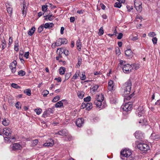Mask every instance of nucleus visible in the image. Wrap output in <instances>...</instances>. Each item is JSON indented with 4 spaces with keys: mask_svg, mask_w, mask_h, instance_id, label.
Segmentation results:
<instances>
[{
    "mask_svg": "<svg viewBox=\"0 0 160 160\" xmlns=\"http://www.w3.org/2000/svg\"><path fill=\"white\" fill-rule=\"evenodd\" d=\"M104 95L102 93H100L96 96L94 103L96 105L97 108H100L101 109L105 107V104L104 102L102 103V102L104 100Z\"/></svg>",
    "mask_w": 160,
    "mask_h": 160,
    "instance_id": "obj_1",
    "label": "nucleus"
},
{
    "mask_svg": "<svg viewBox=\"0 0 160 160\" xmlns=\"http://www.w3.org/2000/svg\"><path fill=\"white\" fill-rule=\"evenodd\" d=\"M132 86L131 81L129 79L124 83L122 87V92L123 93L122 95L124 97H126L130 93Z\"/></svg>",
    "mask_w": 160,
    "mask_h": 160,
    "instance_id": "obj_2",
    "label": "nucleus"
},
{
    "mask_svg": "<svg viewBox=\"0 0 160 160\" xmlns=\"http://www.w3.org/2000/svg\"><path fill=\"white\" fill-rule=\"evenodd\" d=\"M137 147L140 150L146 151L150 149L149 146L147 144L143 143H140L137 145Z\"/></svg>",
    "mask_w": 160,
    "mask_h": 160,
    "instance_id": "obj_3",
    "label": "nucleus"
},
{
    "mask_svg": "<svg viewBox=\"0 0 160 160\" xmlns=\"http://www.w3.org/2000/svg\"><path fill=\"white\" fill-rule=\"evenodd\" d=\"M120 153L121 158L123 159L122 157H128L131 155L132 152L129 149H126L122 150Z\"/></svg>",
    "mask_w": 160,
    "mask_h": 160,
    "instance_id": "obj_4",
    "label": "nucleus"
},
{
    "mask_svg": "<svg viewBox=\"0 0 160 160\" xmlns=\"http://www.w3.org/2000/svg\"><path fill=\"white\" fill-rule=\"evenodd\" d=\"M132 103L131 102H128V103L124 104L122 106V109L126 112H129L130 111L132 108Z\"/></svg>",
    "mask_w": 160,
    "mask_h": 160,
    "instance_id": "obj_5",
    "label": "nucleus"
},
{
    "mask_svg": "<svg viewBox=\"0 0 160 160\" xmlns=\"http://www.w3.org/2000/svg\"><path fill=\"white\" fill-rule=\"evenodd\" d=\"M134 7L137 11L141 12L142 10V2L139 0H135Z\"/></svg>",
    "mask_w": 160,
    "mask_h": 160,
    "instance_id": "obj_6",
    "label": "nucleus"
},
{
    "mask_svg": "<svg viewBox=\"0 0 160 160\" xmlns=\"http://www.w3.org/2000/svg\"><path fill=\"white\" fill-rule=\"evenodd\" d=\"M133 68L130 64H127L124 65L122 66V70L124 73H129L131 72Z\"/></svg>",
    "mask_w": 160,
    "mask_h": 160,
    "instance_id": "obj_7",
    "label": "nucleus"
},
{
    "mask_svg": "<svg viewBox=\"0 0 160 160\" xmlns=\"http://www.w3.org/2000/svg\"><path fill=\"white\" fill-rule=\"evenodd\" d=\"M108 90L109 91H113L115 89V84L112 80H110L108 83Z\"/></svg>",
    "mask_w": 160,
    "mask_h": 160,
    "instance_id": "obj_8",
    "label": "nucleus"
},
{
    "mask_svg": "<svg viewBox=\"0 0 160 160\" xmlns=\"http://www.w3.org/2000/svg\"><path fill=\"white\" fill-rule=\"evenodd\" d=\"M68 41L65 38H59L56 41L57 46H60L62 44H67Z\"/></svg>",
    "mask_w": 160,
    "mask_h": 160,
    "instance_id": "obj_9",
    "label": "nucleus"
},
{
    "mask_svg": "<svg viewBox=\"0 0 160 160\" xmlns=\"http://www.w3.org/2000/svg\"><path fill=\"white\" fill-rule=\"evenodd\" d=\"M12 149L14 151L21 150L22 148V146L19 143H16L13 144L12 147Z\"/></svg>",
    "mask_w": 160,
    "mask_h": 160,
    "instance_id": "obj_10",
    "label": "nucleus"
},
{
    "mask_svg": "<svg viewBox=\"0 0 160 160\" xmlns=\"http://www.w3.org/2000/svg\"><path fill=\"white\" fill-rule=\"evenodd\" d=\"M144 113V109L142 106H139L137 109L136 114L139 117L142 116Z\"/></svg>",
    "mask_w": 160,
    "mask_h": 160,
    "instance_id": "obj_11",
    "label": "nucleus"
},
{
    "mask_svg": "<svg viewBox=\"0 0 160 160\" xmlns=\"http://www.w3.org/2000/svg\"><path fill=\"white\" fill-rule=\"evenodd\" d=\"M17 64V62L16 61L14 60L11 63L10 65V68L12 70V72L14 73L16 71V67Z\"/></svg>",
    "mask_w": 160,
    "mask_h": 160,
    "instance_id": "obj_12",
    "label": "nucleus"
},
{
    "mask_svg": "<svg viewBox=\"0 0 160 160\" xmlns=\"http://www.w3.org/2000/svg\"><path fill=\"white\" fill-rule=\"evenodd\" d=\"M54 141L50 138L48 140L47 142L43 144V146L45 147H52L54 145Z\"/></svg>",
    "mask_w": 160,
    "mask_h": 160,
    "instance_id": "obj_13",
    "label": "nucleus"
},
{
    "mask_svg": "<svg viewBox=\"0 0 160 160\" xmlns=\"http://www.w3.org/2000/svg\"><path fill=\"white\" fill-rule=\"evenodd\" d=\"M84 123V119L83 118H78L76 120V124L77 126L81 127Z\"/></svg>",
    "mask_w": 160,
    "mask_h": 160,
    "instance_id": "obj_14",
    "label": "nucleus"
},
{
    "mask_svg": "<svg viewBox=\"0 0 160 160\" xmlns=\"http://www.w3.org/2000/svg\"><path fill=\"white\" fill-rule=\"evenodd\" d=\"M12 131L10 128H6L3 129V135L7 136H9L12 133Z\"/></svg>",
    "mask_w": 160,
    "mask_h": 160,
    "instance_id": "obj_15",
    "label": "nucleus"
},
{
    "mask_svg": "<svg viewBox=\"0 0 160 160\" xmlns=\"http://www.w3.org/2000/svg\"><path fill=\"white\" fill-rule=\"evenodd\" d=\"M68 131L66 129H63L58 132L57 133H56V134L63 136H66L68 135Z\"/></svg>",
    "mask_w": 160,
    "mask_h": 160,
    "instance_id": "obj_16",
    "label": "nucleus"
},
{
    "mask_svg": "<svg viewBox=\"0 0 160 160\" xmlns=\"http://www.w3.org/2000/svg\"><path fill=\"white\" fill-rule=\"evenodd\" d=\"M136 138L138 139H142L143 137V134L140 131H137L134 134Z\"/></svg>",
    "mask_w": 160,
    "mask_h": 160,
    "instance_id": "obj_17",
    "label": "nucleus"
},
{
    "mask_svg": "<svg viewBox=\"0 0 160 160\" xmlns=\"http://www.w3.org/2000/svg\"><path fill=\"white\" fill-rule=\"evenodd\" d=\"M150 138L152 139L158 141L159 139V136L158 135L156 134L155 133H152L151 134Z\"/></svg>",
    "mask_w": 160,
    "mask_h": 160,
    "instance_id": "obj_18",
    "label": "nucleus"
},
{
    "mask_svg": "<svg viewBox=\"0 0 160 160\" xmlns=\"http://www.w3.org/2000/svg\"><path fill=\"white\" fill-rule=\"evenodd\" d=\"M67 101L65 100H62L61 101H60L57 102L55 105V107L56 108H60L62 107L63 106V102H67Z\"/></svg>",
    "mask_w": 160,
    "mask_h": 160,
    "instance_id": "obj_19",
    "label": "nucleus"
},
{
    "mask_svg": "<svg viewBox=\"0 0 160 160\" xmlns=\"http://www.w3.org/2000/svg\"><path fill=\"white\" fill-rule=\"evenodd\" d=\"M4 139L5 141L7 140L8 142L9 141L10 142H13L15 141L16 139L13 136L8 137H5Z\"/></svg>",
    "mask_w": 160,
    "mask_h": 160,
    "instance_id": "obj_20",
    "label": "nucleus"
},
{
    "mask_svg": "<svg viewBox=\"0 0 160 160\" xmlns=\"http://www.w3.org/2000/svg\"><path fill=\"white\" fill-rule=\"evenodd\" d=\"M6 7H7L8 12L9 14L11 15L12 12V8L11 6L9 4H8L7 5H6Z\"/></svg>",
    "mask_w": 160,
    "mask_h": 160,
    "instance_id": "obj_21",
    "label": "nucleus"
},
{
    "mask_svg": "<svg viewBox=\"0 0 160 160\" xmlns=\"http://www.w3.org/2000/svg\"><path fill=\"white\" fill-rule=\"evenodd\" d=\"M76 45L78 50L80 51L82 47L81 42L80 38H79L77 41Z\"/></svg>",
    "mask_w": 160,
    "mask_h": 160,
    "instance_id": "obj_22",
    "label": "nucleus"
},
{
    "mask_svg": "<svg viewBox=\"0 0 160 160\" xmlns=\"http://www.w3.org/2000/svg\"><path fill=\"white\" fill-rule=\"evenodd\" d=\"M139 123L141 125H146L147 124V121L144 119V118H142L140 120Z\"/></svg>",
    "mask_w": 160,
    "mask_h": 160,
    "instance_id": "obj_23",
    "label": "nucleus"
},
{
    "mask_svg": "<svg viewBox=\"0 0 160 160\" xmlns=\"http://www.w3.org/2000/svg\"><path fill=\"white\" fill-rule=\"evenodd\" d=\"M66 71V68L63 67H61L59 69V72L61 75H63Z\"/></svg>",
    "mask_w": 160,
    "mask_h": 160,
    "instance_id": "obj_24",
    "label": "nucleus"
},
{
    "mask_svg": "<svg viewBox=\"0 0 160 160\" xmlns=\"http://www.w3.org/2000/svg\"><path fill=\"white\" fill-rule=\"evenodd\" d=\"M132 52L130 49L127 50L125 51V54L128 57L131 56L132 55Z\"/></svg>",
    "mask_w": 160,
    "mask_h": 160,
    "instance_id": "obj_25",
    "label": "nucleus"
},
{
    "mask_svg": "<svg viewBox=\"0 0 160 160\" xmlns=\"http://www.w3.org/2000/svg\"><path fill=\"white\" fill-rule=\"evenodd\" d=\"M86 109L89 110L92 107V104L91 103L86 102Z\"/></svg>",
    "mask_w": 160,
    "mask_h": 160,
    "instance_id": "obj_26",
    "label": "nucleus"
},
{
    "mask_svg": "<svg viewBox=\"0 0 160 160\" xmlns=\"http://www.w3.org/2000/svg\"><path fill=\"white\" fill-rule=\"evenodd\" d=\"M99 87V85H95L91 89L92 92H93V93L95 92L97 90Z\"/></svg>",
    "mask_w": 160,
    "mask_h": 160,
    "instance_id": "obj_27",
    "label": "nucleus"
},
{
    "mask_svg": "<svg viewBox=\"0 0 160 160\" xmlns=\"http://www.w3.org/2000/svg\"><path fill=\"white\" fill-rule=\"evenodd\" d=\"M84 93L82 91H78L77 92V95L80 98H82L83 97Z\"/></svg>",
    "mask_w": 160,
    "mask_h": 160,
    "instance_id": "obj_28",
    "label": "nucleus"
},
{
    "mask_svg": "<svg viewBox=\"0 0 160 160\" xmlns=\"http://www.w3.org/2000/svg\"><path fill=\"white\" fill-rule=\"evenodd\" d=\"M47 18H45L46 20H47L48 19L49 20L51 21L55 17L54 16H53L52 14H50L46 16Z\"/></svg>",
    "mask_w": 160,
    "mask_h": 160,
    "instance_id": "obj_29",
    "label": "nucleus"
},
{
    "mask_svg": "<svg viewBox=\"0 0 160 160\" xmlns=\"http://www.w3.org/2000/svg\"><path fill=\"white\" fill-rule=\"evenodd\" d=\"M35 30V27H32L30 30H29L28 32V34L30 36H32L33 34L34 33Z\"/></svg>",
    "mask_w": 160,
    "mask_h": 160,
    "instance_id": "obj_30",
    "label": "nucleus"
},
{
    "mask_svg": "<svg viewBox=\"0 0 160 160\" xmlns=\"http://www.w3.org/2000/svg\"><path fill=\"white\" fill-rule=\"evenodd\" d=\"M24 93L28 96H30L31 95V90L30 89H26L24 91Z\"/></svg>",
    "mask_w": 160,
    "mask_h": 160,
    "instance_id": "obj_31",
    "label": "nucleus"
},
{
    "mask_svg": "<svg viewBox=\"0 0 160 160\" xmlns=\"http://www.w3.org/2000/svg\"><path fill=\"white\" fill-rule=\"evenodd\" d=\"M79 71H77L76 72L75 74L73 76L72 79L76 80L78 78L79 76Z\"/></svg>",
    "mask_w": 160,
    "mask_h": 160,
    "instance_id": "obj_32",
    "label": "nucleus"
},
{
    "mask_svg": "<svg viewBox=\"0 0 160 160\" xmlns=\"http://www.w3.org/2000/svg\"><path fill=\"white\" fill-rule=\"evenodd\" d=\"M53 25L52 23H46L43 26L45 28H47L50 27H52Z\"/></svg>",
    "mask_w": 160,
    "mask_h": 160,
    "instance_id": "obj_33",
    "label": "nucleus"
},
{
    "mask_svg": "<svg viewBox=\"0 0 160 160\" xmlns=\"http://www.w3.org/2000/svg\"><path fill=\"white\" fill-rule=\"evenodd\" d=\"M80 79L82 80H85L86 78V77L85 75V72H82V74H80Z\"/></svg>",
    "mask_w": 160,
    "mask_h": 160,
    "instance_id": "obj_34",
    "label": "nucleus"
},
{
    "mask_svg": "<svg viewBox=\"0 0 160 160\" xmlns=\"http://www.w3.org/2000/svg\"><path fill=\"white\" fill-rule=\"evenodd\" d=\"M25 74V72L22 70L19 71L18 72V75L21 76H24Z\"/></svg>",
    "mask_w": 160,
    "mask_h": 160,
    "instance_id": "obj_35",
    "label": "nucleus"
},
{
    "mask_svg": "<svg viewBox=\"0 0 160 160\" xmlns=\"http://www.w3.org/2000/svg\"><path fill=\"white\" fill-rule=\"evenodd\" d=\"M16 108L18 109H19L21 108V103L20 102H17L15 105Z\"/></svg>",
    "mask_w": 160,
    "mask_h": 160,
    "instance_id": "obj_36",
    "label": "nucleus"
},
{
    "mask_svg": "<svg viewBox=\"0 0 160 160\" xmlns=\"http://www.w3.org/2000/svg\"><path fill=\"white\" fill-rule=\"evenodd\" d=\"M9 122L8 120L5 119L2 121V124L5 126H7L8 125Z\"/></svg>",
    "mask_w": 160,
    "mask_h": 160,
    "instance_id": "obj_37",
    "label": "nucleus"
},
{
    "mask_svg": "<svg viewBox=\"0 0 160 160\" xmlns=\"http://www.w3.org/2000/svg\"><path fill=\"white\" fill-rule=\"evenodd\" d=\"M63 52V49L62 48H58L57 51V52L58 54L60 55L62 54Z\"/></svg>",
    "mask_w": 160,
    "mask_h": 160,
    "instance_id": "obj_38",
    "label": "nucleus"
},
{
    "mask_svg": "<svg viewBox=\"0 0 160 160\" xmlns=\"http://www.w3.org/2000/svg\"><path fill=\"white\" fill-rule=\"evenodd\" d=\"M34 111L36 113L37 115H39L41 113L42 110L41 108L36 109L34 110Z\"/></svg>",
    "mask_w": 160,
    "mask_h": 160,
    "instance_id": "obj_39",
    "label": "nucleus"
},
{
    "mask_svg": "<svg viewBox=\"0 0 160 160\" xmlns=\"http://www.w3.org/2000/svg\"><path fill=\"white\" fill-rule=\"evenodd\" d=\"M60 97L59 96H57L55 97L52 100V102H55L58 101L59 100Z\"/></svg>",
    "mask_w": 160,
    "mask_h": 160,
    "instance_id": "obj_40",
    "label": "nucleus"
},
{
    "mask_svg": "<svg viewBox=\"0 0 160 160\" xmlns=\"http://www.w3.org/2000/svg\"><path fill=\"white\" fill-rule=\"evenodd\" d=\"M49 93V91L47 90H44L42 92V95L44 97H46Z\"/></svg>",
    "mask_w": 160,
    "mask_h": 160,
    "instance_id": "obj_41",
    "label": "nucleus"
},
{
    "mask_svg": "<svg viewBox=\"0 0 160 160\" xmlns=\"http://www.w3.org/2000/svg\"><path fill=\"white\" fill-rule=\"evenodd\" d=\"M122 3L120 2H116L115 4L114 7L120 8L122 6Z\"/></svg>",
    "mask_w": 160,
    "mask_h": 160,
    "instance_id": "obj_42",
    "label": "nucleus"
},
{
    "mask_svg": "<svg viewBox=\"0 0 160 160\" xmlns=\"http://www.w3.org/2000/svg\"><path fill=\"white\" fill-rule=\"evenodd\" d=\"M11 86L12 87L14 88H20V87L19 86L18 84L14 83H12Z\"/></svg>",
    "mask_w": 160,
    "mask_h": 160,
    "instance_id": "obj_43",
    "label": "nucleus"
},
{
    "mask_svg": "<svg viewBox=\"0 0 160 160\" xmlns=\"http://www.w3.org/2000/svg\"><path fill=\"white\" fill-rule=\"evenodd\" d=\"M104 33V31L103 30V28L101 27L99 29V32L98 33V34L99 36H101Z\"/></svg>",
    "mask_w": 160,
    "mask_h": 160,
    "instance_id": "obj_44",
    "label": "nucleus"
},
{
    "mask_svg": "<svg viewBox=\"0 0 160 160\" xmlns=\"http://www.w3.org/2000/svg\"><path fill=\"white\" fill-rule=\"evenodd\" d=\"M131 66L133 68L132 69H133L136 70L138 69L139 68V65L138 64H132V65Z\"/></svg>",
    "mask_w": 160,
    "mask_h": 160,
    "instance_id": "obj_45",
    "label": "nucleus"
},
{
    "mask_svg": "<svg viewBox=\"0 0 160 160\" xmlns=\"http://www.w3.org/2000/svg\"><path fill=\"white\" fill-rule=\"evenodd\" d=\"M152 41L154 45H156L157 44L158 39L156 37H153L152 39Z\"/></svg>",
    "mask_w": 160,
    "mask_h": 160,
    "instance_id": "obj_46",
    "label": "nucleus"
},
{
    "mask_svg": "<svg viewBox=\"0 0 160 160\" xmlns=\"http://www.w3.org/2000/svg\"><path fill=\"white\" fill-rule=\"evenodd\" d=\"M48 6L45 5L42 6V10L43 11L45 12L48 9Z\"/></svg>",
    "mask_w": 160,
    "mask_h": 160,
    "instance_id": "obj_47",
    "label": "nucleus"
},
{
    "mask_svg": "<svg viewBox=\"0 0 160 160\" xmlns=\"http://www.w3.org/2000/svg\"><path fill=\"white\" fill-rule=\"evenodd\" d=\"M91 99V97L90 96H88L86 98H84V101L86 102H89Z\"/></svg>",
    "mask_w": 160,
    "mask_h": 160,
    "instance_id": "obj_48",
    "label": "nucleus"
},
{
    "mask_svg": "<svg viewBox=\"0 0 160 160\" xmlns=\"http://www.w3.org/2000/svg\"><path fill=\"white\" fill-rule=\"evenodd\" d=\"M71 75V73H67L65 76V80H68L70 77Z\"/></svg>",
    "mask_w": 160,
    "mask_h": 160,
    "instance_id": "obj_49",
    "label": "nucleus"
},
{
    "mask_svg": "<svg viewBox=\"0 0 160 160\" xmlns=\"http://www.w3.org/2000/svg\"><path fill=\"white\" fill-rule=\"evenodd\" d=\"M148 35L150 37H153L156 36V34L154 32H150L148 33Z\"/></svg>",
    "mask_w": 160,
    "mask_h": 160,
    "instance_id": "obj_50",
    "label": "nucleus"
},
{
    "mask_svg": "<svg viewBox=\"0 0 160 160\" xmlns=\"http://www.w3.org/2000/svg\"><path fill=\"white\" fill-rule=\"evenodd\" d=\"M43 26L42 25H41L40 26L38 29V32L40 33L42 32L43 30Z\"/></svg>",
    "mask_w": 160,
    "mask_h": 160,
    "instance_id": "obj_51",
    "label": "nucleus"
},
{
    "mask_svg": "<svg viewBox=\"0 0 160 160\" xmlns=\"http://www.w3.org/2000/svg\"><path fill=\"white\" fill-rule=\"evenodd\" d=\"M38 139H36L32 141V144L33 146H35L38 144Z\"/></svg>",
    "mask_w": 160,
    "mask_h": 160,
    "instance_id": "obj_52",
    "label": "nucleus"
},
{
    "mask_svg": "<svg viewBox=\"0 0 160 160\" xmlns=\"http://www.w3.org/2000/svg\"><path fill=\"white\" fill-rule=\"evenodd\" d=\"M6 42L4 40L2 42V49L5 48L6 47Z\"/></svg>",
    "mask_w": 160,
    "mask_h": 160,
    "instance_id": "obj_53",
    "label": "nucleus"
},
{
    "mask_svg": "<svg viewBox=\"0 0 160 160\" xmlns=\"http://www.w3.org/2000/svg\"><path fill=\"white\" fill-rule=\"evenodd\" d=\"M138 39V35H136L135 36H133L132 38H131V40L133 41H135Z\"/></svg>",
    "mask_w": 160,
    "mask_h": 160,
    "instance_id": "obj_54",
    "label": "nucleus"
},
{
    "mask_svg": "<svg viewBox=\"0 0 160 160\" xmlns=\"http://www.w3.org/2000/svg\"><path fill=\"white\" fill-rule=\"evenodd\" d=\"M66 137V139L67 141H70L72 139V136L70 135L68 133V135Z\"/></svg>",
    "mask_w": 160,
    "mask_h": 160,
    "instance_id": "obj_55",
    "label": "nucleus"
},
{
    "mask_svg": "<svg viewBox=\"0 0 160 160\" xmlns=\"http://www.w3.org/2000/svg\"><path fill=\"white\" fill-rule=\"evenodd\" d=\"M29 54V52H27L25 53L24 56L26 59H28V58Z\"/></svg>",
    "mask_w": 160,
    "mask_h": 160,
    "instance_id": "obj_56",
    "label": "nucleus"
},
{
    "mask_svg": "<svg viewBox=\"0 0 160 160\" xmlns=\"http://www.w3.org/2000/svg\"><path fill=\"white\" fill-rule=\"evenodd\" d=\"M63 52L64 53V54L66 56L68 55H69V52L66 49H65V50L63 49Z\"/></svg>",
    "mask_w": 160,
    "mask_h": 160,
    "instance_id": "obj_57",
    "label": "nucleus"
},
{
    "mask_svg": "<svg viewBox=\"0 0 160 160\" xmlns=\"http://www.w3.org/2000/svg\"><path fill=\"white\" fill-rule=\"evenodd\" d=\"M123 36V34L122 33H119V34L118 35V37H117V38L119 39H121Z\"/></svg>",
    "mask_w": 160,
    "mask_h": 160,
    "instance_id": "obj_58",
    "label": "nucleus"
},
{
    "mask_svg": "<svg viewBox=\"0 0 160 160\" xmlns=\"http://www.w3.org/2000/svg\"><path fill=\"white\" fill-rule=\"evenodd\" d=\"M49 111H47L46 112H44V113L42 115V116L45 117H47L48 116V113Z\"/></svg>",
    "mask_w": 160,
    "mask_h": 160,
    "instance_id": "obj_59",
    "label": "nucleus"
},
{
    "mask_svg": "<svg viewBox=\"0 0 160 160\" xmlns=\"http://www.w3.org/2000/svg\"><path fill=\"white\" fill-rule=\"evenodd\" d=\"M127 9H128V11L129 12H130L131 11V10H132V9H133V7L132 6H131V7L130 8V7L128 6H127Z\"/></svg>",
    "mask_w": 160,
    "mask_h": 160,
    "instance_id": "obj_60",
    "label": "nucleus"
},
{
    "mask_svg": "<svg viewBox=\"0 0 160 160\" xmlns=\"http://www.w3.org/2000/svg\"><path fill=\"white\" fill-rule=\"evenodd\" d=\"M116 54L118 55H119L120 54V51L119 48H118V49H116Z\"/></svg>",
    "mask_w": 160,
    "mask_h": 160,
    "instance_id": "obj_61",
    "label": "nucleus"
},
{
    "mask_svg": "<svg viewBox=\"0 0 160 160\" xmlns=\"http://www.w3.org/2000/svg\"><path fill=\"white\" fill-rule=\"evenodd\" d=\"M94 74L95 75H98L101 74V72H100L95 71L94 72Z\"/></svg>",
    "mask_w": 160,
    "mask_h": 160,
    "instance_id": "obj_62",
    "label": "nucleus"
},
{
    "mask_svg": "<svg viewBox=\"0 0 160 160\" xmlns=\"http://www.w3.org/2000/svg\"><path fill=\"white\" fill-rule=\"evenodd\" d=\"M100 6L102 8V9L104 10L105 9L106 6L102 3H101L100 4Z\"/></svg>",
    "mask_w": 160,
    "mask_h": 160,
    "instance_id": "obj_63",
    "label": "nucleus"
},
{
    "mask_svg": "<svg viewBox=\"0 0 160 160\" xmlns=\"http://www.w3.org/2000/svg\"><path fill=\"white\" fill-rule=\"evenodd\" d=\"M64 30V28L63 27H62L61 28L60 30V33L61 34H63Z\"/></svg>",
    "mask_w": 160,
    "mask_h": 160,
    "instance_id": "obj_64",
    "label": "nucleus"
}]
</instances>
